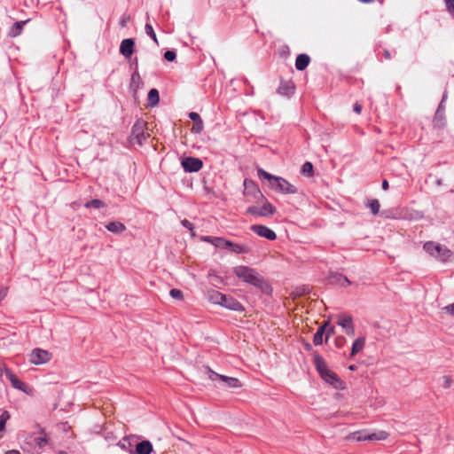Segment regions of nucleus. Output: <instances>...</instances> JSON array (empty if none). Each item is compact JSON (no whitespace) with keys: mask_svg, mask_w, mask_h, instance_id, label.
I'll list each match as a JSON object with an SVG mask.
<instances>
[{"mask_svg":"<svg viewBox=\"0 0 454 454\" xmlns=\"http://www.w3.org/2000/svg\"><path fill=\"white\" fill-rule=\"evenodd\" d=\"M381 185H382V189H383L384 191H386V190H387V189H388V182H387L386 179H384V180L382 181V184H381Z\"/></svg>","mask_w":454,"mask_h":454,"instance_id":"864d4df0","label":"nucleus"},{"mask_svg":"<svg viewBox=\"0 0 454 454\" xmlns=\"http://www.w3.org/2000/svg\"><path fill=\"white\" fill-rule=\"evenodd\" d=\"M145 123L143 121H137L132 127V135L137 138L139 144H142L148 136L145 133Z\"/></svg>","mask_w":454,"mask_h":454,"instance_id":"9b49d317","label":"nucleus"},{"mask_svg":"<svg viewBox=\"0 0 454 454\" xmlns=\"http://www.w3.org/2000/svg\"><path fill=\"white\" fill-rule=\"evenodd\" d=\"M261 216H270L276 212V207L270 203L269 201H265L263 205L260 207Z\"/></svg>","mask_w":454,"mask_h":454,"instance_id":"b1692460","label":"nucleus"},{"mask_svg":"<svg viewBox=\"0 0 454 454\" xmlns=\"http://www.w3.org/2000/svg\"><path fill=\"white\" fill-rule=\"evenodd\" d=\"M200 239L214 245L215 247L229 249L234 254H247L251 251L250 247L246 245L233 243L221 237L203 236Z\"/></svg>","mask_w":454,"mask_h":454,"instance_id":"7ed1b4c3","label":"nucleus"},{"mask_svg":"<svg viewBox=\"0 0 454 454\" xmlns=\"http://www.w3.org/2000/svg\"><path fill=\"white\" fill-rule=\"evenodd\" d=\"M119 444L122 449L129 450L130 453H133V450H131L128 448V444L129 447L131 446V443L129 442V441L128 439L124 438L123 441L121 442H120Z\"/></svg>","mask_w":454,"mask_h":454,"instance_id":"37998d69","label":"nucleus"},{"mask_svg":"<svg viewBox=\"0 0 454 454\" xmlns=\"http://www.w3.org/2000/svg\"><path fill=\"white\" fill-rule=\"evenodd\" d=\"M442 113L441 112V113L438 114L437 119H436V120L434 119V123H435V125H439V124H438V122H439L440 121H442Z\"/></svg>","mask_w":454,"mask_h":454,"instance_id":"5fc2aeb1","label":"nucleus"},{"mask_svg":"<svg viewBox=\"0 0 454 454\" xmlns=\"http://www.w3.org/2000/svg\"><path fill=\"white\" fill-rule=\"evenodd\" d=\"M353 111L359 114L362 112V106L357 102L355 103L353 106Z\"/></svg>","mask_w":454,"mask_h":454,"instance_id":"09e8293b","label":"nucleus"},{"mask_svg":"<svg viewBox=\"0 0 454 454\" xmlns=\"http://www.w3.org/2000/svg\"><path fill=\"white\" fill-rule=\"evenodd\" d=\"M233 273L241 281L262 291H266L269 288V286L263 277L254 268L239 265L233 268Z\"/></svg>","mask_w":454,"mask_h":454,"instance_id":"f257e3e1","label":"nucleus"},{"mask_svg":"<svg viewBox=\"0 0 454 454\" xmlns=\"http://www.w3.org/2000/svg\"><path fill=\"white\" fill-rule=\"evenodd\" d=\"M295 87L290 81H282L278 88V93L289 97L294 93Z\"/></svg>","mask_w":454,"mask_h":454,"instance_id":"f8f14e48","label":"nucleus"},{"mask_svg":"<svg viewBox=\"0 0 454 454\" xmlns=\"http://www.w3.org/2000/svg\"><path fill=\"white\" fill-rule=\"evenodd\" d=\"M176 58V54L174 51H167L164 53V59L168 61H174Z\"/></svg>","mask_w":454,"mask_h":454,"instance_id":"f704fd0d","label":"nucleus"},{"mask_svg":"<svg viewBox=\"0 0 454 454\" xmlns=\"http://www.w3.org/2000/svg\"><path fill=\"white\" fill-rule=\"evenodd\" d=\"M332 282L338 283L342 286L350 285L348 278L341 274H334L332 276Z\"/></svg>","mask_w":454,"mask_h":454,"instance_id":"c85d7f7f","label":"nucleus"},{"mask_svg":"<svg viewBox=\"0 0 454 454\" xmlns=\"http://www.w3.org/2000/svg\"><path fill=\"white\" fill-rule=\"evenodd\" d=\"M323 337L322 333H318L316 332L313 337V342L316 346L321 345L323 343Z\"/></svg>","mask_w":454,"mask_h":454,"instance_id":"4c0bfd02","label":"nucleus"},{"mask_svg":"<svg viewBox=\"0 0 454 454\" xmlns=\"http://www.w3.org/2000/svg\"><path fill=\"white\" fill-rule=\"evenodd\" d=\"M189 118L191 120H192L194 122H198V121H201V118H200V114L198 113H195V112H191L189 114Z\"/></svg>","mask_w":454,"mask_h":454,"instance_id":"a18cd8bd","label":"nucleus"},{"mask_svg":"<svg viewBox=\"0 0 454 454\" xmlns=\"http://www.w3.org/2000/svg\"><path fill=\"white\" fill-rule=\"evenodd\" d=\"M2 374H3V371H2V369L0 368V377L2 376Z\"/></svg>","mask_w":454,"mask_h":454,"instance_id":"69168bd1","label":"nucleus"},{"mask_svg":"<svg viewBox=\"0 0 454 454\" xmlns=\"http://www.w3.org/2000/svg\"><path fill=\"white\" fill-rule=\"evenodd\" d=\"M389 436V434L386 431L380 430L374 433H368V441H383Z\"/></svg>","mask_w":454,"mask_h":454,"instance_id":"393cba45","label":"nucleus"},{"mask_svg":"<svg viewBox=\"0 0 454 454\" xmlns=\"http://www.w3.org/2000/svg\"><path fill=\"white\" fill-rule=\"evenodd\" d=\"M442 309L449 315L454 316V302L442 308Z\"/></svg>","mask_w":454,"mask_h":454,"instance_id":"c03bdc74","label":"nucleus"},{"mask_svg":"<svg viewBox=\"0 0 454 454\" xmlns=\"http://www.w3.org/2000/svg\"><path fill=\"white\" fill-rule=\"evenodd\" d=\"M84 207H87V208H90V207H93V208H96V209H99L101 207H106V204L103 200H98V199H93L91 200H89L87 201L85 204H84Z\"/></svg>","mask_w":454,"mask_h":454,"instance_id":"cd10ccee","label":"nucleus"},{"mask_svg":"<svg viewBox=\"0 0 454 454\" xmlns=\"http://www.w3.org/2000/svg\"><path fill=\"white\" fill-rule=\"evenodd\" d=\"M329 325V323L328 322H325L322 326H320L317 333H322V335L325 334V328Z\"/></svg>","mask_w":454,"mask_h":454,"instance_id":"8fccbe9b","label":"nucleus"},{"mask_svg":"<svg viewBox=\"0 0 454 454\" xmlns=\"http://www.w3.org/2000/svg\"><path fill=\"white\" fill-rule=\"evenodd\" d=\"M383 55H384V58L387 60L391 59V58H392L390 51L387 49H385L383 51Z\"/></svg>","mask_w":454,"mask_h":454,"instance_id":"3c124183","label":"nucleus"},{"mask_svg":"<svg viewBox=\"0 0 454 454\" xmlns=\"http://www.w3.org/2000/svg\"><path fill=\"white\" fill-rule=\"evenodd\" d=\"M313 362L315 364V367L317 371L318 372L319 375L321 376L324 372L329 370L327 364L324 357L320 356L319 354H315L313 356Z\"/></svg>","mask_w":454,"mask_h":454,"instance_id":"4468645a","label":"nucleus"},{"mask_svg":"<svg viewBox=\"0 0 454 454\" xmlns=\"http://www.w3.org/2000/svg\"><path fill=\"white\" fill-rule=\"evenodd\" d=\"M446 98H447V95H446V93H444V94H443V96H442V101L440 102L439 106H438V108H437V111H436V113H435V120L437 119L438 114H439L441 112H442V110H443V103H444V101H445Z\"/></svg>","mask_w":454,"mask_h":454,"instance_id":"79ce46f5","label":"nucleus"},{"mask_svg":"<svg viewBox=\"0 0 454 454\" xmlns=\"http://www.w3.org/2000/svg\"><path fill=\"white\" fill-rule=\"evenodd\" d=\"M136 70L131 74L129 88L136 92L140 85L143 83L141 76L137 71V59H135Z\"/></svg>","mask_w":454,"mask_h":454,"instance_id":"ddd939ff","label":"nucleus"},{"mask_svg":"<svg viewBox=\"0 0 454 454\" xmlns=\"http://www.w3.org/2000/svg\"><path fill=\"white\" fill-rule=\"evenodd\" d=\"M213 373H214V375L215 377L219 378L221 380L225 382L227 384V386L231 387V388H238V387H241V384H240L239 380L237 378L228 377V376H224V375H220V374H217V373H215V372H213Z\"/></svg>","mask_w":454,"mask_h":454,"instance_id":"aec40b11","label":"nucleus"},{"mask_svg":"<svg viewBox=\"0 0 454 454\" xmlns=\"http://www.w3.org/2000/svg\"><path fill=\"white\" fill-rule=\"evenodd\" d=\"M38 440H40L42 442H46L45 439H43V438H38Z\"/></svg>","mask_w":454,"mask_h":454,"instance_id":"e2e57ef3","label":"nucleus"},{"mask_svg":"<svg viewBox=\"0 0 454 454\" xmlns=\"http://www.w3.org/2000/svg\"><path fill=\"white\" fill-rule=\"evenodd\" d=\"M59 454H67L65 451H59Z\"/></svg>","mask_w":454,"mask_h":454,"instance_id":"0e129e2a","label":"nucleus"},{"mask_svg":"<svg viewBox=\"0 0 454 454\" xmlns=\"http://www.w3.org/2000/svg\"><path fill=\"white\" fill-rule=\"evenodd\" d=\"M367 435H368V432H366V431H356V432L350 434L348 436V439L356 441V442L368 441Z\"/></svg>","mask_w":454,"mask_h":454,"instance_id":"bb28decb","label":"nucleus"},{"mask_svg":"<svg viewBox=\"0 0 454 454\" xmlns=\"http://www.w3.org/2000/svg\"><path fill=\"white\" fill-rule=\"evenodd\" d=\"M333 333H334V327L333 326L329 327L327 332H326L325 340H327L328 338L330 337V335L333 334Z\"/></svg>","mask_w":454,"mask_h":454,"instance_id":"603ef678","label":"nucleus"},{"mask_svg":"<svg viewBox=\"0 0 454 454\" xmlns=\"http://www.w3.org/2000/svg\"><path fill=\"white\" fill-rule=\"evenodd\" d=\"M181 224H182L184 227H185V228H187L188 230H190V231H192V236H194V235H195V234H194V232L192 231H193V224H192L190 221H188V220H186V219H184V220H182V221H181Z\"/></svg>","mask_w":454,"mask_h":454,"instance_id":"a19ab883","label":"nucleus"},{"mask_svg":"<svg viewBox=\"0 0 454 454\" xmlns=\"http://www.w3.org/2000/svg\"><path fill=\"white\" fill-rule=\"evenodd\" d=\"M106 228L109 231L115 233V234H119V233H121L126 231V226L119 221H114V222L108 223L106 225Z\"/></svg>","mask_w":454,"mask_h":454,"instance_id":"412c9836","label":"nucleus"},{"mask_svg":"<svg viewBox=\"0 0 454 454\" xmlns=\"http://www.w3.org/2000/svg\"><path fill=\"white\" fill-rule=\"evenodd\" d=\"M15 27H16L19 30H20V29L22 28V24H20V23H19V22H16V23H15Z\"/></svg>","mask_w":454,"mask_h":454,"instance_id":"13d9d810","label":"nucleus"},{"mask_svg":"<svg viewBox=\"0 0 454 454\" xmlns=\"http://www.w3.org/2000/svg\"><path fill=\"white\" fill-rule=\"evenodd\" d=\"M257 174L260 178L267 179L270 182V187L274 191L285 194H294L297 192L296 187L283 177L273 176L262 168H258Z\"/></svg>","mask_w":454,"mask_h":454,"instance_id":"f03ea898","label":"nucleus"},{"mask_svg":"<svg viewBox=\"0 0 454 454\" xmlns=\"http://www.w3.org/2000/svg\"><path fill=\"white\" fill-rule=\"evenodd\" d=\"M251 230L260 237L265 238L268 240H275L277 239V235L269 227L262 224H254L251 226Z\"/></svg>","mask_w":454,"mask_h":454,"instance_id":"6e6552de","label":"nucleus"},{"mask_svg":"<svg viewBox=\"0 0 454 454\" xmlns=\"http://www.w3.org/2000/svg\"><path fill=\"white\" fill-rule=\"evenodd\" d=\"M10 419V414L7 411H4L0 415V432L5 428L6 421Z\"/></svg>","mask_w":454,"mask_h":454,"instance_id":"2f4dec72","label":"nucleus"},{"mask_svg":"<svg viewBox=\"0 0 454 454\" xmlns=\"http://www.w3.org/2000/svg\"><path fill=\"white\" fill-rule=\"evenodd\" d=\"M4 373L7 377V379L11 381L12 383V386L14 387V388H17V389H20V390H23L24 387H25V384L20 381L14 374L13 372L8 369V368H4Z\"/></svg>","mask_w":454,"mask_h":454,"instance_id":"dca6fc26","label":"nucleus"},{"mask_svg":"<svg viewBox=\"0 0 454 454\" xmlns=\"http://www.w3.org/2000/svg\"><path fill=\"white\" fill-rule=\"evenodd\" d=\"M129 20V16H123L120 20V26L125 27Z\"/></svg>","mask_w":454,"mask_h":454,"instance_id":"49530a36","label":"nucleus"},{"mask_svg":"<svg viewBox=\"0 0 454 454\" xmlns=\"http://www.w3.org/2000/svg\"><path fill=\"white\" fill-rule=\"evenodd\" d=\"M5 454H20V452L16 450H11L6 451Z\"/></svg>","mask_w":454,"mask_h":454,"instance_id":"6e6d98bb","label":"nucleus"},{"mask_svg":"<svg viewBox=\"0 0 454 454\" xmlns=\"http://www.w3.org/2000/svg\"><path fill=\"white\" fill-rule=\"evenodd\" d=\"M360 2L362 3H365V4H369V3H372L373 0H359Z\"/></svg>","mask_w":454,"mask_h":454,"instance_id":"bf43d9fd","label":"nucleus"},{"mask_svg":"<svg viewBox=\"0 0 454 454\" xmlns=\"http://www.w3.org/2000/svg\"><path fill=\"white\" fill-rule=\"evenodd\" d=\"M153 445L150 441L145 440L137 442L133 454H151L153 451Z\"/></svg>","mask_w":454,"mask_h":454,"instance_id":"2eb2a0df","label":"nucleus"},{"mask_svg":"<svg viewBox=\"0 0 454 454\" xmlns=\"http://www.w3.org/2000/svg\"><path fill=\"white\" fill-rule=\"evenodd\" d=\"M337 324L342 327L343 330L354 325L353 317L348 314H339L337 316Z\"/></svg>","mask_w":454,"mask_h":454,"instance_id":"a211bd4d","label":"nucleus"},{"mask_svg":"<svg viewBox=\"0 0 454 454\" xmlns=\"http://www.w3.org/2000/svg\"><path fill=\"white\" fill-rule=\"evenodd\" d=\"M321 378L328 384L332 385L336 389H343L345 387L344 382L339 376L330 369L321 375Z\"/></svg>","mask_w":454,"mask_h":454,"instance_id":"0eeeda50","label":"nucleus"},{"mask_svg":"<svg viewBox=\"0 0 454 454\" xmlns=\"http://www.w3.org/2000/svg\"><path fill=\"white\" fill-rule=\"evenodd\" d=\"M367 207L371 209L372 213L375 215L380 212V204L377 199L368 200Z\"/></svg>","mask_w":454,"mask_h":454,"instance_id":"c756f323","label":"nucleus"},{"mask_svg":"<svg viewBox=\"0 0 454 454\" xmlns=\"http://www.w3.org/2000/svg\"><path fill=\"white\" fill-rule=\"evenodd\" d=\"M145 30L146 35L149 37H151L153 40V42L158 45L159 44L158 39H157V36L153 30V26L150 23L146 22V24L145 26Z\"/></svg>","mask_w":454,"mask_h":454,"instance_id":"7c9ffc66","label":"nucleus"},{"mask_svg":"<svg viewBox=\"0 0 454 454\" xmlns=\"http://www.w3.org/2000/svg\"><path fill=\"white\" fill-rule=\"evenodd\" d=\"M452 384V379L450 376L445 375L442 377V387L449 388Z\"/></svg>","mask_w":454,"mask_h":454,"instance_id":"58836bf2","label":"nucleus"},{"mask_svg":"<svg viewBox=\"0 0 454 454\" xmlns=\"http://www.w3.org/2000/svg\"><path fill=\"white\" fill-rule=\"evenodd\" d=\"M345 333L349 335V336H354L355 335V326L354 325L348 327L347 329L344 330Z\"/></svg>","mask_w":454,"mask_h":454,"instance_id":"de8ad7c7","label":"nucleus"},{"mask_svg":"<svg viewBox=\"0 0 454 454\" xmlns=\"http://www.w3.org/2000/svg\"><path fill=\"white\" fill-rule=\"evenodd\" d=\"M202 129H203V121L201 120L198 122H194L192 131L193 133H200L202 131Z\"/></svg>","mask_w":454,"mask_h":454,"instance_id":"c9c22d12","label":"nucleus"},{"mask_svg":"<svg viewBox=\"0 0 454 454\" xmlns=\"http://www.w3.org/2000/svg\"><path fill=\"white\" fill-rule=\"evenodd\" d=\"M302 174L312 176L313 175V165L309 161L305 162L301 168Z\"/></svg>","mask_w":454,"mask_h":454,"instance_id":"473e14b6","label":"nucleus"},{"mask_svg":"<svg viewBox=\"0 0 454 454\" xmlns=\"http://www.w3.org/2000/svg\"><path fill=\"white\" fill-rule=\"evenodd\" d=\"M423 249L431 257L443 262H447L452 255V252L446 246L434 241L425 242Z\"/></svg>","mask_w":454,"mask_h":454,"instance_id":"20e7f679","label":"nucleus"},{"mask_svg":"<svg viewBox=\"0 0 454 454\" xmlns=\"http://www.w3.org/2000/svg\"><path fill=\"white\" fill-rule=\"evenodd\" d=\"M169 294L172 298L181 300L183 299V293L179 289L173 288L170 290Z\"/></svg>","mask_w":454,"mask_h":454,"instance_id":"72a5a7b5","label":"nucleus"},{"mask_svg":"<svg viewBox=\"0 0 454 454\" xmlns=\"http://www.w3.org/2000/svg\"><path fill=\"white\" fill-rule=\"evenodd\" d=\"M245 190L247 193H251L254 195H258L260 198L264 199V196L262 194L257 185L252 180L245 179L244 180Z\"/></svg>","mask_w":454,"mask_h":454,"instance_id":"6ab92c4d","label":"nucleus"},{"mask_svg":"<svg viewBox=\"0 0 454 454\" xmlns=\"http://www.w3.org/2000/svg\"><path fill=\"white\" fill-rule=\"evenodd\" d=\"M148 103L151 106H155L159 104L160 95L156 89H151L147 97Z\"/></svg>","mask_w":454,"mask_h":454,"instance_id":"a878e982","label":"nucleus"},{"mask_svg":"<svg viewBox=\"0 0 454 454\" xmlns=\"http://www.w3.org/2000/svg\"><path fill=\"white\" fill-rule=\"evenodd\" d=\"M310 62V58L307 54H299L295 60V67L299 71H303L307 68Z\"/></svg>","mask_w":454,"mask_h":454,"instance_id":"f3484780","label":"nucleus"},{"mask_svg":"<svg viewBox=\"0 0 454 454\" xmlns=\"http://www.w3.org/2000/svg\"><path fill=\"white\" fill-rule=\"evenodd\" d=\"M224 295L225 294L216 290H210L207 292V299L215 304L222 305Z\"/></svg>","mask_w":454,"mask_h":454,"instance_id":"4be33fe9","label":"nucleus"},{"mask_svg":"<svg viewBox=\"0 0 454 454\" xmlns=\"http://www.w3.org/2000/svg\"><path fill=\"white\" fill-rule=\"evenodd\" d=\"M52 357L51 353L42 348H34L29 355V362L39 365L48 363Z\"/></svg>","mask_w":454,"mask_h":454,"instance_id":"39448f33","label":"nucleus"},{"mask_svg":"<svg viewBox=\"0 0 454 454\" xmlns=\"http://www.w3.org/2000/svg\"><path fill=\"white\" fill-rule=\"evenodd\" d=\"M336 344H337V346L340 347L341 342H339V341L337 340V341H336Z\"/></svg>","mask_w":454,"mask_h":454,"instance_id":"052dcab7","label":"nucleus"},{"mask_svg":"<svg viewBox=\"0 0 454 454\" xmlns=\"http://www.w3.org/2000/svg\"><path fill=\"white\" fill-rule=\"evenodd\" d=\"M447 11L454 15V0H445Z\"/></svg>","mask_w":454,"mask_h":454,"instance_id":"ea45409f","label":"nucleus"},{"mask_svg":"<svg viewBox=\"0 0 454 454\" xmlns=\"http://www.w3.org/2000/svg\"><path fill=\"white\" fill-rule=\"evenodd\" d=\"M435 184L437 186H441L442 184V180L441 178H437L435 180Z\"/></svg>","mask_w":454,"mask_h":454,"instance_id":"4d7b16f0","label":"nucleus"},{"mask_svg":"<svg viewBox=\"0 0 454 454\" xmlns=\"http://www.w3.org/2000/svg\"><path fill=\"white\" fill-rule=\"evenodd\" d=\"M182 167L184 168L185 172H197L200 170L203 167V162L199 158L194 157H186L182 162Z\"/></svg>","mask_w":454,"mask_h":454,"instance_id":"423d86ee","label":"nucleus"},{"mask_svg":"<svg viewBox=\"0 0 454 454\" xmlns=\"http://www.w3.org/2000/svg\"><path fill=\"white\" fill-rule=\"evenodd\" d=\"M135 51V42L132 38H127L121 41L120 45V53L126 59H129Z\"/></svg>","mask_w":454,"mask_h":454,"instance_id":"1a4fd4ad","label":"nucleus"},{"mask_svg":"<svg viewBox=\"0 0 454 454\" xmlns=\"http://www.w3.org/2000/svg\"><path fill=\"white\" fill-rule=\"evenodd\" d=\"M221 306L233 311L240 312L245 310L243 305L238 300L226 294L223 297V303Z\"/></svg>","mask_w":454,"mask_h":454,"instance_id":"9d476101","label":"nucleus"},{"mask_svg":"<svg viewBox=\"0 0 454 454\" xmlns=\"http://www.w3.org/2000/svg\"><path fill=\"white\" fill-rule=\"evenodd\" d=\"M247 214L261 216L260 207H255V206H251L247 209Z\"/></svg>","mask_w":454,"mask_h":454,"instance_id":"e433bc0d","label":"nucleus"},{"mask_svg":"<svg viewBox=\"0 0 454 454\" xmlns=\"http://www.w3.org/2000/svg\"><path fill=\"white\" fill-rule=\"evenodd\" d=\"M349 369L354 370V366L353 365L349 366Z\"/></svg>","mask_w":454,"mask_h":454,"instance_id":"338daca9","label":"nucleus"},{"mask_svg":"<svg viewBox=\"0 0 454 454\" xmlns=\"http://www.w3.org/2000/svg\"><path fill=\"white\" fill-rule=\"evenodd\" d=\"M365 345V337L357 338L352 345L351 353L352 356H356L357 353L363 350Z\"/></svg>","mask_w":454,"mask_h":454,"instance_id":"5701e85b","label":"nucleus"},{"mask_svg":"<svg viewBox=\"0 0 454 454\" xmlns=\"http://www.w3.org/2000/svg\"><path fill=\"white\" fill-rule=\"evenodd\" d=\"M336 344H337V346L340 347L341 342H339V341L337 340V341H336Z\"/></svg>","mask_w":454,"mask_h":454,"instance_id":"680f3d73","label":"nucleus"}]
</instances>
